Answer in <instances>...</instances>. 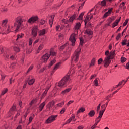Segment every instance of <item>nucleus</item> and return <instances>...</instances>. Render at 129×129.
I'll list each match as a JSON object with an SVG mask.
<instances>
[{"instance_id": "obj_1", "label": "nucleus", "mask_w": 129, "mask_h": 129, "mask_svg": "<svg viewBox=\"0 0 129 129\" xmlns=\"http://www.w3.org/2000/svg\"><path fill=\"white\" fill-rule=\"evenodd\" d=\"M75 73V69L71 68L69 71L68 74L63 79L59 82L57 85L55 86L54 88H58V87H63V86H67L70 81H71V79L70 77Z\"/></svg>"}, {"instance_id": "obj_2", "label": "nucleus", "mask_w": 129, "mask_h": 129, "mask_svg": "<svg viewBox=\"0 0 129 129\" xmlns=\"http://www.w3.org/2000/svg\"><path fill=\"white\" fill-rule=\"evenodd\" d=\"M70 51H71V49H67L66 51L64 52L63 58L62 59V60H61L60 61V62H59L55 64V66H54V67L53 68V70L51 72V74H54V73H55V72L56 71V70H57V69H59V68H60V67H61V66H62V63H64V62H65V61H66V60H67V59H68V58H69V57H70Z\"/></svg>"}, {"instance_id": "obj_3", "label": "nucleus", "mask_w": 129, "mask_h": 129, "mask_svg": "<svg viewBox=\"0 0 129 129\" xmlns=\"http://www.w3.org/2000/svg\"><path fill=\"white\" fill-rule=\"evenodd\" d=\"M81 27V23L78 22L75 25V33L72 34L70 37V41L72 43V46H75V42H76V34L78 33V30Z\"/></svg>"}, {"instance_id": "obj_4", "label": "nucleus", "mask_w": 129, "mask_h": 129, "mask_svg": "<svg viewBox=\"0 0 129 129\" xmlns=\"http://www.w3.org/2000/svg\"><path fill=\"white\" fill-rule=\"evenodd\" d=\"M24 21L25 19L21 16H19L15 19V22L14 23V26L16 27L15 32H18V31H20L23 28V23H24Z\"/></svg>"}, {"instance_id": "obj_5", "label": "nucleus", "mask_w": 129, "mask_h": 129, "mask_svg": "<svg viewBox=\"0 0 129 129\" xmlns=\"http://www.w3.org/2000/svg\"><path fill=\"white\" fill-rule=\"evenodd\" d=\"M50 56H56V52L54 51V49L51 48L50 50V52L46 53L44 54L41 58L42 62L46 63L50 58Z\"/></svg>"}, {"instance_id": "obj_6", "label": "nucleus", "mask_w": 129, "mask_h": 129, "mask_svg": "<svg viewBox=\"0 0 129 129\" xmlns=\"http://www.w3.org/2000/svg\"><path fill=\"white\" fill-rule=\"evenodd\" d=\"M81 49L79 48L75 51L74 55L72 57V60H71V65H73L74 63L77 62L78 61V59H79V54H80V51Z\"/></svg>"}, {"instance_id": "obj_7", "label": "nucleus", "mask_w": 129, "mask_h": 129, "mask_svg": "<svg viewBox=\"0 0 129 129\" xmlns=\"http://www.w3.org/2000/svg\"><path fill=\"white\" fill-rule=\"evenodd\" d=\"M93 11H94V9L93 8L90 10V11L87 14V16L85 19L84 21L85 27H86L87 23H88V22H89V21H90V20L93 18V15H94L96 14L95 12H94L93 13Z\"/></svg>"}, {"instance_id": "obj_8", "label": "nucleus", "mask_w": 129, "mask_h": 129, "mask_svg": "<svg viewBox=\"0 0 129 129\" xmlns=\"http://www.w3.org/2000/svg\"><path fill=\"white\" fill-rule=\"evenodd\" d=\"M85 34L86 35L84 37V38L85 41H88V40H90L92 38L93 32L90 29H87L85 31Z\"/></svg>"}, {"instance_id": "obj_9", "label": "nucleus", "mask_w": 129, "mask_h": 129, "mask_svg": "<svg viewBox=\"0 0 129 129\" xmlns=\"http://www.w3.org/2000/svg\"><path fill=\"white\" fill-rule=\"evenodd\" d=\"M58 117V115H51L46 121V123H52L53 121L56 120V118Z\"/></svg>"}, {"instance_id": "obj_10", "label": "nucleus", "mask_w": 129, "mask_h": 129, "mask_svg": "<svg viewBox=\"0 0 129 129\" xmlns=\"http://www.w3.org/2000/svg\"><path fill=\"white\" fill-rule=\"evenodd\" d=\"M111 62V60H110V58H109V57H108L107 56L106 57L104 60H103L104 67H108L109 66V64H110Z\"/></svg>"}, {"instance_id": "obj_11", "label": "nucleus", "mask_w": 129, "mask_h": 129, "mask_svg": "<svg viewBox=\"0 0 129 129\" xmlns=\"http://www.w3.org/2000/svg\"><path fill=\"white\" fill-rule=\"evenodd\" d=\"M38 34V26H34L32 29V35L33 38H36Z\"/></svg>"}, {"instance_id": "obj_12", "label": "nucleus", "mask_w": 129, "mask_h": 129, "mask_svg": "<svg viewBox=\"0 0 129 129\" xmlns=\"http://www.w3.org/2000/svg\"><path fill=\"white\" fill-rule=\"evenodd\" d=\"M113 1V0H103L101 2L100 6L101 7H106L107 4H108V5H110V3Z\"/></svg>"}, {"instance_id": "obj_13", "label": "nucleus", "mask_w": 129, "mask_h": 129, "mask_svg": "<svg viewBox=\"0 0 129 129\" xmlns=\"http://www.w3.org/2000/svg\"><path fill=\"white\" fill-rule=\"evenodd\" d=\"M38 21V16H32L28 20V23L29 24H33Z\"/></svg>"}, {"instance_id": "obj_14", "label": "nucleus", "mask_w": 129, "mask_h": 129, "mask_svg": "<svg viewBox=\"0 0 129 129\" xmlns=\"http://www.w3.org/2000/svg\"><path fill=\"white\" fill-rule=\"evenodd\" d=\"M55 105V101H52L50 102L47 105V109H48L49 111L52 110L53 109V106Z\"/></svg>"}, {"instance_id": "obj_15", "label": "nucleus", "mask_w": 129, "mask_h": 129, "mask_svg": "<svg viewBox=\"0 0 129 129\" xmlns=\"http://www.w3.org/2000/svg\"><path fill=\"white\" fill-rule=\"evenodd\" d=\"M113 9V8H111L110 9H108V12H106L104 14V16H103V18H107V17H108V16H109V15H110L111 14V12H112V10Z\"/></svg>"}, {"instance_id": "obj_16", "label": "nucleus", "mask_w": 129, "mask_h": 129, "mask_svg": "<svg viewBox=\"0 0 129 129\" xmlns=\"http://www.w3.org/2000/svg\"><path fill=\"white\" fill-rule=\"evenodd\" d=\"M15 110H16V106H13L12 108L10 109L8 115L9 116H12V115L14 114L15 113Z\"/></svg>"}, {"instance_id": "obj_17", "label": "nucleus", "mask_w": 129, "mask_h": 129, "mask_svg": "<svg viewBox=\"0 0 129 129\" xmlns=\"http://www.w3.org/2000/svg\"><path fill=\"white\" fill-rule=\"evenodd\" d=\"M107 57H109V59H113L115 57V51H111L109 55Z\"/></svg>"}, {"instance_id": "obj_18", "label": "nucleus", "mask_w": 129, "mask_h": 129, "mask_svg": "<svg viewBox=\"0 0 129 129\" xmlns=\"http://www.w3.org/2000/svg\"><path fill=\"white\" fill-rule=\"evenodd\" d=\"M77 17H78V14H75L73 15L69 19L70 22L71 23H72V22H73V21H74V20H75V19L77 18Z\"/></svg>"}, {"instance_id": "obj_19", "label": "nucleus", "mask_w": 129, "mask_h": 129, "mask_svg": "<svg viewBox=\"0 0 129 129\" xmlns=\"http://www.w3.org/2000/svg\"><path fill=\"white\" fill-rule=\"evenodd\" d=\"M102 115H103V114L102 112H99V116L96 119L95 121H97V122L99 123V121L101 120V118H102Z\"/></svg>"}, {"instance_id": "obj_20", "label": "nucleus", "mask_w": 129, "mask_h": 129, "mask_svg": "<svg viewBox=\"0 0 129 129\" xmlns=\"http://www.w3.org/2000/svg\"><path fill=\"white\" fill-rule=\"evenodd\" d=\"M54 18H55V15H51L49 17V25L52 27L53 25V21H54Z\"/></svg>"}, {"instance_id": "obj_21", "label": "nucleus", "mask_w": 129, "mask_h": 129, "mask_svg": "<svg viewBox=\"0 0 129 129\" xmlns=\"http://www.w3.org/2000/svg\"><path fill=\"white\" fill-rule=\"evenodd\" d=\"M120 9L121 10H123V11H124L126 9V6H125V2H122L120 4Z\"/></svg>"}, {"instance_id": "obj_22", "label": "nucleus", "mask_w": 129, "mask_h": 129, "mask_svg": "<svg viewBox=\"0 0 129 129\" xmlns=\"http://www.w3.org/2000/svg\"><path fill=\"white\" fill-rule=\"evenodd\" d=\"M44 48V44L41 43L40 45L39 46L38 48L36 51V53L38 54L40 53V51Z\"/></svg>"}, {"instance_id": "obj_23", "label": "nucleus", "mask_w": 129, "mask_h": 129, "mask_svg": "<svg viewBox=\"0 0 129 129\" xmlns=\"http://www.w3.org/2000/svg\"><path fill=\"white\" fill-rule=\"evenodd\" d=\"M47 33V30L45 29H42L39 31V36H44Z\"/></svg>"}, {"instance_id": "obj_24", "label": "nucleus", "mask_w": 129, "mask_h": 129, "mask_svg": "<svg viewBox=\"0 0 129 129\" xmlns=\"http://www.w3.org/2000/svg\"><path fill=\"white\" fill-rule=\"evenodd\" d=\"M120 19H121V18L120 17V18L119 19H118L115 21V22L113 24V25L112 26V28H114L115 27H116V26H117V25H118V23H119V22H120Z\"/></svg>"}, {"instance_id": "obj_25", "label": "nucleus", "mask_w": 129, "mask_h": 129, "mask_svg": "<svg viewBox=\"0 0 129 129\" xmlns=\"http://www.w3.org/2000/svg\"><path fill=\"white\" fill-rule=\"evenodd\" d=\"M106 106H105V104H103L101 106V111H100L99 112H102L103 113H104V111H105V109H106Z\"/></svg>"}, {"instance_id": "obj_26", "label": "nucleus", "mask_w": 129, "mask_h": 129, "mask_svg": "<svg viewBox=\"0 0 129 129\" xmlns=\"http://www.w3.org/2000/svg\"><path fill=\"white\" fill-rule=\"evenodd\" d=\"M71 90V88H69L68 89H66V90H64V91H62L61 92V94H62L63 95H64V94H66L67 93H68V92H69V91H70Z\"/></svg>"}, {"instance_id": "obj_27", "label": "nucleus", "mask_w": 129, "mask_h": 129, "mask_svg": "<svg viewBox=\"0 0 129 129\" xmlns=\"http://www.w3.org/2000/svg\"><path fill=\"white\" fill-rule=\"evenodd\" d=\"M45 102H43L42 103H41L39 107V109L40 110V111H42V110H43V108H44V107H45Z\"/></svg>"}, {"instance_id": "obj_28", "label": "nucleus", "mask_w": 129, "mask_h": 129, "mask_svg": "<svg viewBox=\"0 0 129 129\" xmlns=\"http://www.w3.org/2000/svg\"><path fill=\"white\" fill-rule=\"evenodd\" d=\"M8 92V88H4L2 91L1 94L0 95V98L2 95H5Z\"/></svg>"}, {"instance_id": "obj_29", "label": "nucleus", "mask_w": 129, "mask_h": 129, "mask_svg": "<svg viewBox=\"0 0 129 129\" xmlns=\"http://www.w3.org/2000/svg\"><path fill=\"white\" fill-rule=\"evenodd\" d=\"M12 29H13V26L11 27L10 26H9L7 30L6 33L5 34H8L11 32H13V30H12Z\"/></svg>"}, {"instance_id": "obj_30", "label": "nucleus", "mask_w": 129, "mask_h": 129, "mask_svg": "<svg viewBox=\"0 0 129 129\" xmlns=\"http://www.w3.org/2000/svg\"><path fill=\"white\" fill-rule=\"evenodd\" d=\"M17 45L20 46V47H22V48H24V47H25V44L23 41L17 43Z\"/></svg>"}, {"instance_id": "obj_31", "label": "nucleus", "mask_w": 129, "mask_h": 129, "mask_svg": "<svg viewBox=\"0 0 129 129\" xmlns=\"http://www.w3.org/2000/svg\"><path fill=\"white\" fill-rule=\"evenodd\" d=\"M24 36V34L21 33V34H18L17 36V39L16 40V42H18V40L19 39H22V38H23V36Z\"/></svg>"}, {"instance_id": "obj_32", "label": "nucleus", "mask_w": 129, "mask_h": 129, "mask_svg": "<svg viewBox=\"0 0 129 129\" xmlns=\"http://www.w3.org/2000/svg\"><path fill=\"white\" fill-rule=\"evenodd\" d=\"M13 50L16 53H19V52H20V47L16 46H14Z\"/></svg>"}, {"instance_id": "obj_33", "label": "nucleus", "mask_w": 129, "mask_h": 129, "mask_svg": "<svg viewBox=\"0 0 129 129\" xmlns=\"http://www.w3.org/2000/svg\"><path fill=\"white\" fill-rule=\"evenodd\" d=\"M95 115V112L94 110H91L89 113L88 115L90 116L91 117H93L94 115Z\"/></svg>"}, {"instance_id": "obj_34", "label": "nucleus", "mask_w": 129, "mask_h": 129, "mask_svg": "<svg viewBox=\"0 0 129 129\" xmlns=\"http://www.w3.org/2000/svg\"><path fill=\"white\" fill-rule=\"evenodd\" d=\"M84 111H85V109L83 107H81L78 110L77 113L78 114V113H81V112H84Z\"/></svg>"}, {"instance_id": "obj_35", "label": "nucleus", "mask_w": 129, "mask_h": 129, "mask_svg": "<svg viewBox=\"0 0 129 129\" xmlns=\"http://www.w3.org/2000/svg\"><path fill=\"white\" fill-rule=\"evenodd\" d=\"M95 58H93L91 61V63L90 64V67H91L92 66H94V65H95Z\"/></svg>"}, {"instance_id": "obj_36", "label": "nucleus", "mask_w": 129, "mask_h": 129, "mask_svg": "<svg viewBox=\"0 0 129 129\" xmlns=\"http://www.w3.org/2000/svg\"><path fill=\"white\" fill-rule=\"evenodd\" d=\"M69 45V43L68 42L66 43L64 45L60 46L59 50L60 51H62V50H63V49H65L66 47H67V46H68Z\"/></svg>"}, {"instance_id": "obj_37", "label": "nucleus", "mask_w": 129, "mask_h": 129, "mask_svg": "<svg viewBox=\"0 0 129 129\" xmlns=\"http://www.w3.org/2000/svg\"><path fill=\"white\" fill-rule=\"evenodd\" d=\"M34 82H35V79H31L28 80L29 85H32V84H34Z\"/></svg>"}, {"instance_id": "obj_38", "label": "nucleus", "mask_w": 129, "mask_h": 129, "mask_svg": "<svg viewBox=\"0 0 129 129\" xmlns=\"http://www.w3.org/2000/svg\"><path fill=\"white\" fill-rule=\"evenodd\" d=\"M48 90H49V88L46 89L45 90V91H44V92L42 94V95L41 96V98H44V97H45L46 96V94H47Z\"/></svg>"}, {"instance_id": "obj_39", "label": "nucleus", "mask_w": 129, "mask_h": 129, "mask_svg": "<svg viewBox=\"0 0 129 129\" xmlns=\"http://www.w3.org/2000/svg\"><path fill=\"white\" fill-rule=\"evenodd\" d=\"M55 63H56V59H55V58L51 60L50 62V63H49V66H48V68H50L51 67V66H52V65H54V64H55Z\"/></svg>"}, {"instance_id": "obj_40", "label": "nucleus", "mask_w": 129, "mask_h": 129, "mask_svg": "<svg viewBox=\"0 0 129 129\" xmlns=\"http://www.w3.org/2000/svg\"><path fill=\"white\" fill-rule=\"evenodd\" d=\"M83 16H84V12H82L81 13L78 17V20H82V19H83Z\"/></svg>"}, {"instance_id": "obj_41", "label": "nucleus", "mask_w": 129, "mask_h": 129, "mask_svg": "<svg viewBox=\"0 0 129 129\" xmlns=\"http://www.w3.org/2000/svg\"><path fill=\"white\" fill-rule=\"evenodd\" d=\"M84 43V38L83 37L80 38V46H82Z\"/></svg>"}, {"instance_id": "obj_42", "label": "nucleus", "mask_w": 129, "mask_h": 129, "mask_svg": "<svg viewBox=\"0 0 129 129\" xmlns=\"http://www.w3.org/2000/svg\"><path fill=\"white\" fill-rule=\"evenodd\" d=\"M8 23V19H6L5 20H3L2 23V27H5L6 25H7Z\"/></svg>"}, {"instance_id": "obj_43", "label": "nucleus", "mask_w": 129, "mask_h": 129, "mask_svg": "<svg viewBox=\"0 0 129 129\" xmlns=\"http://www.w3.org/2000/svg\"><path fill=\"white\" fill-rule=\"evenodd\" d=\"M16 58H17V55L16 53L12 54L11 56H10V59H11V60H15Z\"/></svg>"}, {"instance_id": "obj_44", "label": "nucleus", "mask_w": 129, "mask_h": 129, "mask_svg": "<svg viewBox=\"0 0 129 129\" xmlns=\"http://www.w3.org/2000/svg\"><path fill=\"white\" fill-rule=\"evenodd\" d=\"M112 21H113V20L112 19H111V18H109L108 19V22H107L108 26H110V24L112 22Z\"/></svg>"}, {"instance_id": "obj_45", "label": "nucleus", "mask_w": 129, "mask_h": 129, "mask_svg": "<svg viewBox=\"0 0 129 129\" xmlns=\"http://www.w3.org/2000/svg\"><path fill=\"white\" fill-rule=\"evenodd\" d=\"M7 75H4V74H1V81L4 82V80H5V78H6Z\"/></svg>"}, {"instance_id": "obj_46", "label": "nucleus", "mask_w": 129, "mask_h": 129, "mask_svg": "<svg viewBox=\"0 0 129 129\" xmlns=\"http://www.w3.org/2000/svg\"><path fill=\"white\" fill-rule=\"evenodd\" d=\"M64 103H65L64 102L59 103L56 105V107H62V106H63V105L64 104Z\"/></svg>"}, {"instance_id": "obj_47", "label": "nucleus", "mask_w": 129, "mask_h": 129, "mask_svg": "<svg viewBox=\"0 0 129 129\" xmlns=\"http://www.w3.org/2000/svg\"><path fill=\"white\" fill-rule=\"evenodd\" d=\"M37 102V101L36 100H33L31 101V102L30 103L29 105L30 106H32L33 104H35Z\"/></svg>"}, {"instance_id": "obj_48", "label": "nucleus", "mask_w": 129, "mask_h": 129, "mask_svg": "<svg viewBox=\"0 0 129 129\" xmlns=\"http://www.w3.org/2000/svg\"><path fill=\"white\" fill-rule=\"evenodd\" d=\"M29 45L32 46V44H33V38H31L29 39Z\"/></svg>"}, {"instance_id": "obj_49", "label": "nucleus", "mask_w": 129, "mask_h": 129, "mask_svg": "<svg viewBox=\"0 0 129 129\" xmlns=\"http://www.w3.org/2000/svg\"><path fill=\"white\" fill-rule=\"evenodd\" d=\"M110 97H111V95H109L107 97H106L105 99L108 101H110Z\"/></svg>"}, {"instance_id": "obj_50", "label": "nucleus", "mask_w": 129, "mask_h": 129, "mask_svg": "<svg viewBox=\"0 0 129 129\" xmlns=\"http://www.w3.org/2000/svg\"><path fill=\"white\" fill-rule=\"evenodd\" d=\"M102 62H103V59H102V58H101L98 59V64L99 65H100V64H101V63H102Z\"/></svg>"}, {"instance_id": "obj_51", "label": "nucleus", "mask_w": 129, "mask_h": 129, "mask_svg": "<svg viewBox=\"0 0 129 129\" xmlns=\"http://www.w3.org/2000/svg\"><path fill=\"white\" fill-rule=\"evenodd\" d=\"M33 68H34V66L31 65L28 69V71H27V73H29V72H30V71H31V70H32L33 69Z\"/></svg>"}, {"instance_id": "obj_52", "label": "nucleus", "mask_w": 129, "mask_h": 129, "mask_svg": "<svg viewBox=\"0 0 129 129\" xmlns=\"http://www.w3.org/2000/svg\"><path fill=\"white\" fill-rule=\"evenodd\" d=\"M94 85H95V86H97L98 85V81H97V79H96L94 81Z\"/></svg>"}, {"instance_id": "obj_53", "label": "nucleus", "mask_w": 129, "mask_h": 129, "mask_svg": "<svg viewBox=\"0 0 129 129\" xmlns=\"http://www.w3.org/2000/svg\"><path fill=\"white\" fill-rule=\"evenodd\" d=\"M85 3V1H84L80 6H79V10L78 11H79V10H81V9H82L83 8V6H84V4Z\"/></svg>"}, {"instance_id": "obj_54", "label": "nucleus", "mask_w": 129, "mask_h": 129, "mask_svg": "<svg viewBox=\"0 0 129 129\" xmlns=\"http://www.w3.org/2000/svg\"><path fill=\"white\" fill-rule=\"evenodd\" d=\"M127 23H128V19H126L123 24V27H125L126 25H127Z\"/></svg>"}, {"instance_id": "obj_55", "label": "nucleus", "mask_w": 129, "mask_h": 129, "mask_svg": "<svg viewBox=\"0 0 129 129\" xmlns=\"http://www.w3.org/2000/svg\"><path fill=\"white\" fill-rule=\"evenodd\" d=\"M125 61H126V58H125V57H121V63H124V62H125Z\"/></svg>"}, {"instance_id": "obj_56", "label": "nucleus", "mask_w": 129, "mask_h": 129, "mask_svg": "<svg viewBox=\"0 0 129 129\" xmlns=\"http://www.w3.org/2000/svg\"><path fill=\"white\" fill-rule=\"evenodd\" d=\"M10 84H12L13 83H14V82H15V79H13V77H12L10 79Z\"/></svg>"}, {"instance_id": "obj_57", "label": "nucleus", "mask_w": 129, "mask_h": 129, "mask_svg": "<svg viewBox=\"0 0 129 129\" xmlns=\"http://www.w3.org/2000/svg\"><path fill=\"white\" fill-rule=\"evenodd\" d=\"M70 119L72 121H75L76 120H75V116L73 115L72 117L70 118Z\"/></svg>"}, {"instance_id": "obj_58", "label": "nucleus", "mask_w": 129, "mask_h": 129, "mask_svg": "<svg viewBox=\"0 0 129 129\" xmlns=\"http://www.w3.org/2000/svg\"><path fill=\"white\" fill-rule=\"evenodd\" d=\"M100 106H101V104H99L98 106H97V112L98 113V111H99V109H100Z\"/></svg>"}, {"instance_id": "obj_59", "label": "nucleus", "mask_w": 129, "mask_h": 129, "mask_svg": "<svg viewBox=\"0 0 129 129\" xmlns=\"http://www.w3.org/2000/svg\"><path fill=\"white\" fill-rule=\"evenodd\" d=\"M39 42V39H36L33 44V45L34 46L35 45H36V44H37V43H38Z\"/></svg>"}, {"instance_id": "obj_60", "label": "nucleus", "mask_w": 129, "mask_h": 129, "mask_svg": "<svg viewBox=\"0 0 129 129\" xmlns=\"http://www.w3.org/2000/svg\"><path fill=\"white\" fill-rule=\"evenodd\" d=\"M32 120H33V117L31 116L29 118V123H31L32 122Z\"/></svg>"}, {"instance_id": "obj_61", "label": "nucleus", "mask_w": 129, "mask_h": 129, "mask_svg": "<svg viewBox=\"0 0 129 129\" xmlns=\"http://www.w3.org/2000/svg\"><path fill=\"white\" fill-rule=\"evenodd\" d=\"M45 23V21L44 20H41L40 22V23L41 24V25H44Z\"/></svg>"}, {"instance_id": "obj_62", "label": "nucleus", "mask_w": 129, "mask_h": 129, "mask_svg": "<svg viewBox=\"0 0 129 129\" xmlns=\"http://www.w3.org/2000/svg\"><path fill=\"white\" fill-rule=\"evenodd\" d=\"M65 112V108H63L60 111V114H63Z\"/></svg>"}, {"instance_id": "obj_63", "label": "nucleus", "mask_w": 129, "mask_h": 129, "mask_svg": "<svg viewBox=\"0 0 129 129\" xmlns=\"http://www.w3.org/2000/svg\"><path fill=\"white\" fill-rule=\"evenodd\" d=\"M15 93H16V94H17V95H21V92H20V91H18V90H16V91H15Z\"/></svg>"}, {"instance_id": "obj_64", "label": "nucleus", "mask_w": 129, "mask_h": 129, "mask_svg": "<svg viewBox=\"0 0 129 129\" xmlns=\"http://www.w3.org/2000/svg\"><path fill=\"white\" fill-rule=\"evenodd\" d=\"M84 128V127L82 125H81V126H79L78 127H77V129H83Z\"/></svg>"}]
</instances>
